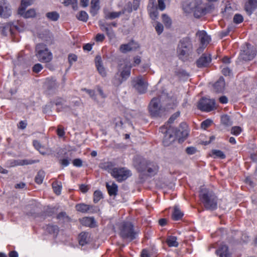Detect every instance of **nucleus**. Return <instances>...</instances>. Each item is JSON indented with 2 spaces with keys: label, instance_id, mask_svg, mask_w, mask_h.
I'll use <instances>...</instances> for the list:
<instances>
[{
  "label": "nucleus",
  "instance_id": "f257e3e1",
  "mask_svg": "<svg viewBox=\"0 0 257 257\" xmlns=\"http://www.w3.org/2000/svg\"><path fill=\"white\" fill-rule=\"evenodd\" d=\"M199 196L201 202L206 209L213 210L217 208V197L212 191L206 187H201Z\"/></svg>",
  "mask_w": 257,
  "mask_h": 257
},
{
  "label": "nucleus",
  "instance_id": "f03ea898",
  "mask_svg": "<svg viewBox=\"0 0 257 257\" xmlns=\"http://www.w3.org/2000/svg\"><path fill=\"white\" fill-rule=\"evenodd\" d=\"M193 52V47L191 39L188 37L181 39L178 46L177 53L180 59L187 60Z\"/></svg>",
  "mask_w": 257,
  "mask_h": 257
},
{
  "label": "nucleus",
  "instance_id": "7ed1b4c3",
  "mask_svg": "<svg viewBox=\"0 0 257 257\" xmlns=\"http://www.w3.org/2000/svg\"><path fill=\"white\" fill-rule=\"evenodd\" d=\"M149 111L153 117H157L164 114L165 108L160 97L153 98L149 105Z\"/></svg>",
  "mask_w": 257,
  "mask_h": 257
},
{
  "label": "nucleus",
  "instance_id": "20e7f679",
  "mask_svg": "<svg viewBox=\"0 0 257 257\" xmlns=\"http://www.w3.org/2000/svg\"><path fill=\"white\" fill-rule=\"evenodd\" d=\"M36 55L38 60L42 62H49L52 59V54L47 46L44 44H38L36 47Z\"/></svg>",
  "mask_w": 257,
  "mask_h": 257
},
{
  "label": "nucleus",
  "instance_id": "39448f33",
  "mask_svg": "<svg viewBox=\"0 0 257 257\" xmlns=\"http://www.w3.org/2000/svg\"><path fill=\"white\" fill-rule=\"evenodd\" d=\"M120 236L123 239L132 240L136 238L134 226L130 222H124L120 226Z\"/></svg>",
  "mask_w": 257,
  "mask_h": 257
},
{
  "label": "nucleus",
  "instance_id": "423d86ee",
  "mask_svg": "<svg viewBox=\"0 0 257 257\" xmlns=\"http://www.w3.org/2000/svg\"><path fill=\"white\" fill-rule=\"evenodd\" d=\"M132 175L131 171L124 167L115 168L112 176L118 182H122Z\"/></svg>",
  "mask_w": 257,
  "mask_h": 257
},
{
  "label": "nucleus",
  "instance_id": "0eeeda50",
  "mask_svg": "<svg viewBox=\"0 0 257 257\" xmlns=\"http://www.w3.org/2000/svg\"><path fill=\"white\" fill-rule=\"evenodd\" d=\"M255 54L256 52L253 46L246 43L242 46L240 58L244 61L251 60L254 57Z\"/></svg>",
  "mask_w": 257,
  "mask_h": 257
},
{
  "label": "nucleus",
  "instance_id": "6e6552de",
  "mask_svg": "<svg viewBox=\"0 0 257 257\" xmlns=\"http://www.w3.org/2000/svg\"><path fill=\"white\" fill-rule=\"evenodd\" d=\"M215 101L214 99L202 98L198 103V108L203 111L209 112L215 108Z\"/></svg>",
  "mask_w": 257,
  "mask_h": 257
},
{
  "label": "nucleus",
  "instance_id": "1a4fd4ad",
  "mask_svg": "<svg viewBox=\"0 0 257 257\" xmlns=\"http://www.w3.org/2000/svg\"><path fill=\"white\" fill-rule=\"evenodd\" d=\"M162 105L166 109H172L176 106L178 102L175 97H170L167 95H162L160 97Z\"/></svg>",
  "mask_w": 257,
  "mask_h": 257
},
{
  "label": "nucleus",
  "instance_id": "9d476101",
  "mask_svg": "<svg viewBox=\"0 0 257 257\" xmlns=\"http://www.w3.org/2000/svg\"><path fill=\"white\" fill-rule=\"evenodd\" d=\"M134 87L141 94L146 92L147 84L145 82L141 76L135 78L133 81Z\"/></svg>",
  "mask_w": 257,
  "mask_h": 257
},
{
  "label": "nucleus",
  "instance_id": "9b49d317",
  "mask_svg": "<svg viewBox=\"0 0 257 257\" xmlns=\"http://www.w3.org/2000/svg\"><path fill=\"white\" fill-rule=\"evenodd\" d=\"M11 14L9 4L6 0H0V16L3 18H8Z\"/></svg>",
  "mask_w": 257,
  "mask_h": 257
},
{
  "label": "nucleus",
  "instance_id": "f8f14e48",
  "mask_svg": "<svg viewBox=\"0 0 257 257\" xmlns=\"http://www.w3.org/2000/svg\"><path fill=\"white\" fill-rule=\"evenodd\" d=\"M211 61L210 54H203L197 61L196 65L199 68L206 67L209 65Z\"/></svg>",
  "mask_w": 257,
  "mask_h": 257
},
{
  "label": "nucleus",
  "instance_id": "ddd939ff",
  "mask_svg": "<svg viewBox=\"0 0 257 257\" xmlns=\"http://www.w3.org/2000/svg\"><path fill=\"white\" fill-rule=\"evenodd\" d=\"M206 9L201 1H198L197 5L194 8V16L199 18L206 14Z\"/></svg>",
  "mask_w": 257,
  "mask_h": 257
},
{
  "label": "nucleus",
  "instance_id": "4468645a",
  "mask_svg": "<svg viewBox=\"0 0 257 257\" xmlns=\"http://www.w3.org/2000/svg\"><path fill=\"white\" fill-rule=\"evenodd\" d=\"M126 9L122 10L119 12H109L106 9H104L103 10L104 14V17L106 20H113L115 18L119 17L121 15L125 13Z\"/></svg>",
  "mask_w": 257,
  "mask_h": 257
},
{
  "label": "nucleus",
  "instance_id": "2eb2a0df",
  "mask_svg": "<svg viewBox=\"0 0 257 257\" xmlns=\"http://www.w3.org/2000/svg\"><path fill=\"white\" fill-rule=\"evenodd\" d=\"M138 47V44L132 40L127 44H122L120 46L119 50L122 53L136 49Z\"/></svg>",
  "mask_w": 257,
  "mask_h": 257
},
{
  "label": "nucleus",
  "instance_id": "dca6fc26",
  "mask_svg": "<svg viewBox=\"0 0 257 257\" xmlns=\"http://www.w3.org/2000/svg\"><path fill=\"white\" fill-rule=\"evenodd\" d=\"M196 35L199 37L201 45L207 46L211 40V38L205 31H198Z\"/></svg>",
  "mask_w": 257,
  "mask_h": 257
},
{
  "label": "nucleus",
  "instance_id": "f3484780",
  "mask_svg": "<svg viewBox=\"0 0 257 257\" xmlns=\"http://www.w3.org/2000/svg\"><path fill=\"white\" fill-rule=\"evenodd\" d=\"M132 66L130 64H126L122 67V69H119V72H120V76L125 81L131 75V70Z\"/></svg>",
  "mask_w": 257,
  "mask_h": 257
},
{
  "label": "nucleus",
  "instance_id": "a211bd4d",
  "mask_svg": "<svg viewBox=\"0 0 257 257\" xmlns=\"http://www.w3.org/2000/svg\"><path fill=\"white\" fill-rule=\"evenodd\" d=\"M257 8V0H248L245 4L244 9L248 15H251Z\"/></svg>",
  "mask_w": 257,
  "mask_h": 257
},
{
  "label": "nucleus",
  "instance_id": "6ab92c4d",
  "mask_svg": "<svg viewBox=\"0 0 257 257\" xmlns=\"http://www.w3.org/2000/svg\"><path fill=\"white\" fill-rule=\"evenodd\" d=\"M26 9H19L18 14L25 18H34L36 16V13L35 10L30 9L27 11H25Z\"/></svg>",
  "mask_w": 257,
  "mask_h": 257
},
{
  "label": "nucleus",
  "instance_id": "aec40b11",
  "mask_svg": "<svg viewBox=\"0 0 257 257\" xmlns=\"http://www.w3.org/2000/svg\"><path fill=\"white\" fill-rule=\"evenodd\" d=\"M95 65L99 73L102 77L106 76V72L102 64L101 58L100 56H97L95 57Z\"/></svg>",
  "mask_w": 257,
  "mask_h": 257
},
{
  "label": "nucleus",
  "instance_id": "412c9836",
  "mask_svg": "<svg viewBox=\"0 0 257 257\" xmlns=\"http://www.w3.org/2000/svg\"><path fill=\"white\" fill-rule=\"evenodd\" d=\"M216 252L219 257H231L228 247L226 245H221L219 248L216 250Z\"/></svg>",
  "mask_w": 257,
  "mask_h": 257
},
{
  "label": "nucleus",
  "instance_id": "4be33fe9",
  "mask_svg": "<svg viewBox=\"0 0 257 257\" xmlns=\"http://www.w3.org/2000/svg\"><path fill=\"white\" fill-rule=\"evenodd\" d=\"M99 3V0H91V1L90 13L93 17L97 14L100 9Z\"/></svg>",
  "mask_w": 257,
  "mask_h": 257
},
{
  "label": "nucleus",
  "instance_id": "5701e85b",
  "mask_svg": "<svg viewBox=\"0 0 257 257\" xmlns=\"http://www.w3.org/2000/svg\"><path fill=\"white\" fill-rule=\"evenodd\" d=\"M225 87V81L223 77H221L219 79L214 83V88L217 92H222Z\"/></svg>",
  "mask_w": 257,
  "mask_h": 257
},
{
  "label": "nucleus",
  "instance_id": "b1692460",
  "mask_svg": "<svg viewBox=\"0 0 257 257\" xmlns=\"http://www.w3.org/2000/svg\"><path fill=\"white\" fill-rule=\"evenodd\" d=\"M106 187L110 196H116L118 191V186L113 182L111 185L108 183H106Z\"/></svg>",
  "mask_w": 257,
  "mask_h": 257
},
{
  "label": "nucleus",
  "instance_id": "393cba45",
  "mask_svg": "<svg viewBox=\"0 0 257 257\" xmlns=\"http://www.w3.org/2000/svg\"><path fill=\"white\" fill-rule=\"evenodd\" d=\"M114 164L111 162H107L103 163H101L99 167L103 170L107 171L112 175V172L114 169Z\"/></svg>",
  "mask_w": 257,
  "mask_h": 257
},
{
  "label": "nucleus",
  "instance_id": "a878e982",
  "mask_svg": "<svg viewBox=\"0 0 257 257\" xmlns=\"http://www.w3.org/2000/svg\"><path fill=\"white\" fill-rule=\"evenodd\" d=\"M90 235L88 233L81 232L79 235V243L81 246L87 244L89 241Z\"/></svg>",
  "mask_w": 257,
  "mask_h": 257
},
{
  "label": "nucleus",
  "instance_id": "bb28decb",
  "mask_svg": "<svg viewBox=\"0 0 257 257\" xmlns=\"http://www.w3.org/2000/svg\"><path fill=\"white\" fill-rule=\"evenodd\" d=\"M184 214L180 210L178 207L175 206L174 207V211L172 213V218L174 220H179L182 218Z\"/></svg>",
  "mask_w": 257,
  "mask_h": 257
},
{
  "label": "nucleus",
  "instance_id": "cd10ccee",
  "mask_svg": "<svg viewBox=\"0 0 257 257\" xmlns=\"http://www.w3.org/2000/svg\"><path fill=\"white\" fill-rule=\"evenodd\" d=\"M46 17L49 20L55 22L59 19L60 15L57 12L53 11L46 13Z\"/></svg>",
  "mask_w": 257,
  "mask_h": 257
},
{
  "label": "nucleus",
  "instance_id": "c85d7f7f",
  "mask_svg": "<svg viewBox=\"0 0 257 257\" xmlns=\"http://www.w3.org/2000/svg\"><path fill=\"white\" fill-rule=\"evenodd\" d=\"M177 240V238L176 236H170L167 238L166 242L169 247H177L179 243Z\"/></svg>",
  "mask_w": 257,
  "mask_h": 257
},
{
  "label": "nucleus",
  "instance_id": "c756f323",
  "mask_svg": "<svg viewBox=\"0 0 257 257\" xmlns=\"http://www.w3.org/2000/svg\"><path fill=\"white\" fill-rule=\"evenodd\" d=\"M91 206L85 204H79L76 205V209L82 213L87 212L91 208Z\"/></svg>",
  "mask_w": 257,
  "mask_h": 257
},
{
  "label": "nucleus",
  "instance_id": "7c9ffc66",
  "mask_svg": "<svg viewBox=\"0 0 257 257\" xmlns=\"http://www.w3.org/2000/svg\"><path fill=\"white\" fill-rule=\"evenodd\" d=\"M212 156L214 158H219L223 159L225 158V155L224 153L218 150H213L212 151Z\"/></svg>",
  "mask_w": 257,
  "mask_h": 257
},
{
  "label": "nucleus",
  "instance_id": "2f4dec72",
  "mask_svg": "<svg viewBox=\"0 0 257 257\" xmlns=\"http://www.w3.org/2000/svg\"><path fill=\"white\" fill-rule=\"evenodd\" d=\"M37 161H33V160H23L21 161H15L14 164L12 166H22L25 165L32 164L34 163L37 162Z\"/></svg>",
  "mask_w": 257,
  "mask_h": 257
},
{
  "label": "nucleus",
  "instance_id": "473e14b6",
  "mask_svg": "<svg viewBox=\"0 0 257 257\" xmlns=\"http://www.w3.org/2000/svg\"><path fill=\"white\" fill-rule=\"evenodd\" d=\"M124 80L121 77L119 73H117L112 79V83L115 86H119Z\"/></svg>",
  "mask_w": 257,
  "mask_h": 257
},
{
  "label": "nucleus",
  "instance_id": "72a5a7b5",
  "mask_svg": "<svg viewBox=\"0 0 257 257\" xmlns=\"http://www.w3.org/2000/svg\"><path fill=\"white\" fill-rule=\"evenodd\" d=\"M33 146L41 154L45 155L46 152L44 150V147L37 140H34L33 142Z\"/></svg>",
  "mask_w": 257,
  "mask_h": 257
},
{
  "label": "nucleus",
  "instance_id": "f704fd0d",
  "mask_svg": "<svg viewBox=\"0 0 257 257\" xmlns=\"http://www.w3.org/2000/svg\"><path fill=\"white\" fill-rule=\"evenodd\" d=\"M77 18L79 21L86 22L88 19V15L85 11H81L77 15Z\"/></svg>",
  "mask_w": 257,
  "mask_h": 257
},
{
  "label": "nucleus",
  "instance_id": "c9c22d12",
  "mask_svg": "<svg viewBox=\"0 0 257 257\" xmlns=\"http://www.w3.org/2000/svg\"><path fill=\"white\" fill-rule=\"evenodd\" d=\"M45 177V172L43 171H40L38 172L35 177V181L38 184L42 183Z\"/></svg>",
  "mask_w": 257,
  "mask_h": 257
},
{
  "label": "nucleus",
  "instance_id": "e433bc0d",
  "mask_svg": "<svg viewBox=\"0 0 257 257\" xmlns=\"http://www.w3.org/2000/svg\"><path fill=\"white\" fill-rule=\"evenodd\" d=\"M103 198V195L100 191L96 190L93 194V201L96 203Z\"/></svg>",
  "mask_w": 257,
  "mask_h": 257
},
{
  "label": "nucleus",
  "instance_id": "4c0bfd02",
  "mask_svg": "<svg viewBox=\"0 0 257 257\" xmlns=\"http://www.w3.org/2000/svg\"><path fill=\"white\" fill-rule=\"evenodd\" d=\"M46 230L51 234L57 233L58 231V228L56 225H48L46 226Z\"/></svg>",
  "mask_w": 257,
  "mask_h": 257
},
{
  "label": "nucleus",
  "instance_id": "58836bf2",
  "mask_svg": "<svg viewBox=\"0 0 257 257\" xmlns=\"http://www.w3.org/2000/svg\"><path fill=\"white\" fill-rule=\"evenodd\" d=\"M162 19L166 27L170 28L172 25V20L167 15L163 14L162 15Z\"/></svg>",
  "mask_w": 257,
  "mask_h": 257
},
{
  "label": "nucleus",
  "instance_id": "ea45409f",
  "mask_svg": "<svg viewBox=\"0 0 257 257\" xmlns=\"http://www.w3.org/2000/svg\"><path fill=\"white\" fill-rule=\"evenodd\" d=\"M47 83V87L49 89H55L58 87V84L56 82V80L51 79L48 81Z\"/></svg>",
  "mask_w": 257,
  "mask_h": 257
},
{
  "label": "nucleus",
  "instance_id": "a19ab883",
  "mask_svg": "<svg viewBox=\"0 0 257 257\" xmlns=\"http://www.w3.org/2000/svg\"><path fill=\"white\" fill-rule=\"evenodd\" d=\"M98 25L100 30L103 32H106L110 29L109 26H108V23H106L102 20L99 21Z\"/></svg>",
  "mask_w": 257,
  "mask_h": 257
},
{
  "label": "nucleus",
  "instance_id": "79ce46f5",
  "mask_svg": "<svg viewBox=\"0 0 257 257\" xmlns=\"http://www.w3.org/2000/svg\"><path fill=\"white\" fill-rule=\"evenodd\" d=\"M158 169L159 167L156 164H153L152 167H148L147 171L151 175H154L157 173Z\"/></svg>",
  "mask_w": 257,
  "mask_h": 257
},
{
  "label": "nucleus",
  "instance_id": "37998d69",
  "mask_svg": "<svg viewBox=\"0 0 257 257\" xmlns=\"http://www.w3.org/2000/svg\"><path fill=\"white\" fill-rule=\"evenodd\" d=\"M221 122L225 125H230L232 124L229 116L227 115H224L221 118Z\"/></svg>",
  "mask_w": 257,
  "mask_h": 257
},
{
  "label": "nucleus",
  "instance_id": "c03bdc74",
  "mask_svg": "<svg viewBox=\"0 0 257 257\" xmlns=\"http://www.w3.org/2000/svg\"><path fill=\"white\" fill-rule=\"evenodd\" d=\"M32 3V0H22L21 6L19 9H26V8L31 6Z\"/></svg>",
  "mask_w": 257,
  "mask_h": 257
},
{
  "label": "nucleus",
  "instance_id": "a18cd8bd",
  "mask_svg": "<svg viewBox=\"0 0 257 257\" xmlns=\"http://www.w3.org/2000/svg\"><path fill=\"white\" fill-rule=\"evenodd\" d=\"M70 158L65 157V158L59 160V163L63 167H66L70 164Z\"/></svg>",
  "mask_w": 257,
  "mask_h": 257
},
{
  "label": "nucleus",
  "instance_id": "49530a36",
  "mask_svg": "<svg viewBox=\"0 0 257 257\" xmlns=\"http://www.w3.org/2000/svg\"><path fill=\"white\" fill-rule=\"evenodd\" d=\"M212 120L207 119L201 122V127L204 130H206L212 124Z\"/></svg>",
  "mask_w": 257,
  "mask_h": 257
},
{
  "label": "nucleus",
  "instance_id": "de8ad7c7",
  "mask_svg": "<svg viewBox=\"0 0 257 257\" xmlns=\"http://www.w3.org/2000/svg\"><path fill=\"white\" fill-rule=\"evenodd\" d=\"M57 218L59 220H62L64 221L69 220V217L67 215L65 212H61L57 215Z\"/></svg>",
  "mask_w": 257,
  "mask_h": 257
},
{
  "label": "nucleus",
  "instance_id": "09e8293b",
  "mask_svg": "<svg viewBox=\"0 0 257 257\" xmlns=\"http://www.w3.org/2000/svg\"><path fill=\"white\" fill-rule=\"evenodd\" d=\"M63 4L65 6H68L69 5H72L73 8H74L77 6V0H64L63 2Z\"/></svg>",
  "mask_w": 257,
  "mask_h": 257
},
{
  "label": "nucleus",
  "instance_id": "8fccbe9b",
  "mask_svg": "<svg viewBox=\"0 0 257 257\" xmlns=\"http://www.w3.org/2000/svg\"><path fill=\"white\" fill-rule=\"evenodd\" d=\"M158 12L157 10L154 9H151L150 10V16L151 19L153 20H156L158 16Z\"/></svg>",
  "mask_w": 257,
  "mask_h": 257
},
{
  "label": "nucleus",
  "instance_id": "3c124183",
  "mask_svg": "<svg viewBox=\"0 0 257 257\" xmlns=\"http://www.w3.org/2000/svg\"><path fill=\"white\" fill-rule=\"evenodd\" d=\"M243 20V17L240 14H235L233 17V22L237 24L241 23Z\"/></svg>",
  "mask_w": 257,
  "mask_h": 257
},
{
  "label": "nucleus",
  "instance_id": "603ef678",
  "mask_svg": "<svg viewBox=\"0 0 257 257\" xmlns=\"http://www.w3.org/2000/svg\"><path fill=\"white\" fill-rule=\"evenodd\" d=\"M242 131V129L239 126L232 127L231 130V133L235 136L239 135Z\"/></svg>",
  "mask_w": 257,
  "mask_h": 257
},
{
  "label": "nucleus",
  "instance_id": "864d4df0",
  "mask_svg": "<svg viewBox=\"0 0 257 257\" xmlns=\"http://www.w3.org/2000/svg\"><path fill=\"white\" fill-rule=\"evenodd\" d=\"M53 189L54 191V192L57 195H59L61 193V186L59 185H58L57 183H53L52 185Z\"/></svg>",
  "mask_w": 257,
  "mask_h": 257
},
{
  "label": "nucleus",
  "instance_id": "5fc2aeb1",
  "mask_svg": "<svg viewBox=\"0 0 257 257\" xmlns=\"http://www.w3.org/2000/svg\"><path fill=\"white\" fill-rule=\"evenodd\" d=\"M180 112L179 111H178L174 113L169 119L168 123L169 124L173 123L175 120L180 116Z\"/></svg>",
  "mask_w": 257,
  "mask_h": 257
},
{
  "label": "nucleus",
  "instance_id": "6e6d98bb",
  "mask_svg": "<svg viewBox=\"0 0 257 257\" xmlns=\"http://www.w3.org/2000/svg\"><path fill=\"white\" fill-rule=\"evenodd\" d=\"M155 29L157 33L160 35L164 30V27L161 23L158 22L155 26Z\"/></svg>",
  "mask_w": 257,
  "mask_h": 257
},
{
  "label": "nucleus",
  "instance_id": "4d7b16f0",
  "mask_svg": "<svg viewBox=\"0 0 257 257\" xmlns=\"http://www.w3.org/2000/svg\"><path fill=\"white\" fill-rule=\"evenodd\" d=\"M82 221L86 225L90 226L94 222V219L91 217H86L83 219Z\"/></svg>",
  "mask_w": 257,
  "mask_h": 257
},
{
  "label": "nucleus",
  "instance_id": "13d9d810",
  "mask_svg": "<svg viewBox=\"0 0 257 257\" xmlns=\"http://www.w3.org/2000/svg\"><path fill=\"white\" fill-rule=\"evenodd\" d=\"M107 37L110 40L115 38V34L114 31L111 29H109L107 32H106Z\"/></svg>",
  "mask_w": 257,
  "mask_h": 257
},
{
  "label": "nucleus",
  "instance_id": "bf43d9fd",
  "mask_svg": "<svg viewBox=\"0 0 257 257\" xmlns=\"http://www.w3.org/2000/svg\"><path fill=\"white\" fill-rule=\"evenodd\" d=\"M72 164L75 167H81L82 166V161L80 159H75L73 160Z\"/></svg>",
  "mask_w": 257,
  "mask_h": 257
},
{
  "label": "nucleus",
  "instance_id": "052dcab7",
  "mask_svg": "<svg viewBox=\"0 0 257 257\" xmlns=\"http://www.w3.org/2000/svg\"><path fill=\"white\" fill-rule=\"evenodd\" d=\"M105 39V36L103 34H97L95 38V40L97 42H102Z\"/></svg>",
  "mask_w": 257,
  "mask_h": 257
},
{
  "label": "nucleus",
  "instance_id": "680f3d73",
  "mask_svg": "<svg viewBox=\"0 0 257 257\" xmlns=\"http://www.w3.org/2000/svg\"><path fill=\"white\" fill-rule=\"evenodd\" d=\"M43 66L41 64L37 63L33 67V71L35 73H38L42 70Z\"/></svg>",
  "mask_w": 257,
  "mask_h": 257
},
{
  "label": "nucleus",
  "instance_id": "e2e57ef3",
  "mask_svg": "<svg viewBox=\"0 0 257 257\" xmlns=\"http://www.w3.org/2000/svg\"><path fill=\"white\" fill-rule=\"evenodd\" d=\"M82 90L86 91L92 99L94 100L95 99V92L94 90L91 89H87L86 88L82 89Z\"/></svg>",
  "mask_w": 257,
  "mask_h": 257
},
{
  "label": "nucleus",
  "instance_id": "0e129e2a",
  "mask_svg": "<svg viewBox=\"0 0 257 257\" xmlns=\"http://www.w3.org/2000/svg\"><path fill=\"white\" fill-rule=\"evenodd\" d=\"M77 57L75 54H70L68 56V60L70 64L71 65L74 62L77 61Z\"/></svg>",
  "mask_w": 257,
  "mask_h": 257
},
{
  "label": "nucleus",
  "instance_id": "69168bd1",
  "mask_svg": "<svg viewBox=\"0 0 257 257\" xmlns=\"http://www.w3.org/2000/svg\"><path fill=\"white\" fill-rule=\"evenodd\" d=\"M158 7L161 11H163L166 8L164 0H158Z\"/></svg>",
  "mask_w": 257,
  "mask_h": 257
},
{
  "label": "nucleus",
  "instance_id": "338daca9",
  "mask_svg": "<svg viewBox=\"0 0 257 257\" xmlns=\"http://www.w3.org/2000/svg\"><path fill=\"white\" fill-rule=\"evenodd\" d=\"M222 73L225 76L229 75L230 73H231V70L227 67H225L222 68Z\"/></svg>",
  "mask_w": 257,
  "mask_h": 257
},
{
  "label": "nucleus",
  "instance_id": "774afa93",
  "mask_svg": "<svg viewBox=\"0 0 257 257\" xmlns=\"http://www.w3.org/2000/svg\"><path fill=\"white\" fill-rule=\"evenodd\" d=\"M186 151L188 154L192 155L196 152V149L194 147H188L186 148Z\"/></svg>",
  "mask_w": 257,
  "mask_h": 257
}]
</instances>
